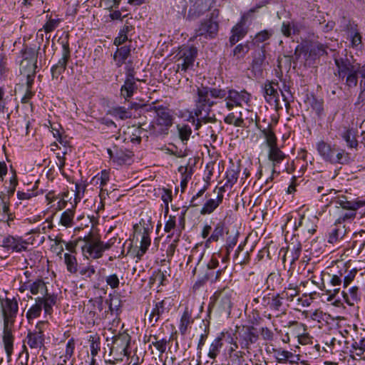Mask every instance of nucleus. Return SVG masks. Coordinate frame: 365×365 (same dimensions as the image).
<instances>
[{"label":"nucleus","mask_w":365,"mask_h":365,"mask_svg":"<svg viewBox=\"0 0 365 365\" xmlns=\"http://www.w3.org/2000/svg\"><path fill=\"white\" fill-rule=\"evenodd\" d=\"M167 341L164 339H156V342H152L153 345L160 353H163L166 350Z\"/></svg>","instance_id":"obj_61"},{"label":"nucleus","mask_w":365,"mask_h":365,"mask_svg":"<svg viewBox=\"0 0 365 365\" xmlns=\"http://www.w3.org/2000/svg\"><path fill=\"white\" fill-rule=\"evenodd\" d=\"M205 192V189L202 188L198 191V192L194 195L190 201V206L197 207L200 205L202 202V196Z\"/></svg>","instance_id":"obj_51"},{"label":"nucleus","mask_w":365,"mask_h":365,"mask_svg":"<svg viewBox=\"0 0 365 365\" xmlns=\"http://www.w3.org/2000/svg\"><path fill=\"white\" fill-rule=\"evenodd\" d=\"M284 299V293H282V294H269L262 297L261 303L265 307H269L270 310L278 317L286 313V307L283 302Z\"/></svg>","instance_id":"obj_9"},{"label":"nucleus","mask_w":365,"mask_h":365,"mask_svg":"<svg viewBox=\"0 0 365 365\" xmlns=\"http://www.w3.org/2000/svg\"><path fill=\"white\" fill-rule=\"evenodd\" d=\"M133 229L134 237L136 241L140 242V249L138 251L136 256L138 258L140 259L150 245L151 240L150 234L151 232V228L148 225L140 222L139 224L135 225Z\"/></svg>","instance_id":"obj_8"},{"label":"nucleus","mask_w":365,"mask_h":365,"mask_svg":"<svg viewBox=\"0 0 365 365\" xmlns=\"http://www.w3.org/2000/svg\"><path fill=\"white\" fill-rule=\"evenodd\" d=\"M132 156V153L130 151H123L122 150H117L113 155V161L118 165H123L126 163Z\"/></svg>","instance_id":"obj_42"},{"label":"nucleus","mask_w":365,"mask_h":365,"mask_svg":"<svg viewBox=\"0 0 365 365\" xmlns=\"http://www.w3.org/2000/svg\"><path fill=\"white\" fill-rule=\"evenodd\" d=\"M75 349V342L73 339H71L68 340L66 346V351H65V357L66 359H71V357L73 354V351Z\"/></svg>","instance_id":"obj_55"},{"label":"nucleus","mask_w":365,"mask_h":365,"mask_svg":"<svg viewBox=\"0 0 365 365\" xmlns=\"http://www.w3.org/2000/svg\"><path fill=\"white\" fill-rule=\"evenodd\" d=\"M96 270L93 266L89 265L88 267H81L79 270L80 274L84 278H90L94 274Z\"/></svg>","instance_id":"obj_53"},{"label":"nucleus","mask_w":365,"mask_h":365,"mask_svg":"<svg viewBox=\"0 0 365 365\" xmlns=\"http://www.w3.org/2000/svg\"><path fill=\"white\" fill-rule=\"evenodd\" d=\"M69 57V47H63L61 58L51 68L53 78H58L64 72Z\"/></svg>","instance_id":"obj_19"},{"label":"nucleus","mask_w":365,"mask_h":365,"mask_svg":"<svg viewBox=\"0 0 365 365\" xmlns=\"http://www.w3.org/2000/svg\"><path fill=\"white\" fill-rule=\"evenodd\" d=\"M342 295L345 302L350 306L354 305L360 299L359 289L356 286L349 288L348 292L343 291Z\"/></svg>","instance_id":"obj_32"},{"label":"nucleus","mask_w":365,"mask_h":365,"mask_svg":"<svg viewBox=\"0 0 365 365\" xmlns=\"http://www.w3.org/2000/svg\"><path fill=\"white\" fill-rule=\"evenodd\" d=\"M98 180H101V187H103L109 180V173L106 170H103Z\"/></svg>","instance_id":"obj_64"},{"label":"nucleus","mask_w":365,"mask_h":365,"mask_svg":"<svg viewBox=\"0 0 365 365\" xmlns=\"http://www.w3.org/2000/svg\"><path fill=\"white\" fill-rule=\"evenodd\" d=\"M57 42V43L59 44V46H68V42L67 39V36H65L63 37H59L58 39H56V36H55L52 39V46H54Z\"/></svg>","instance_id":"obj_63"},{"label":"nucleus","mask_w":365,"mask_h":365,"mask_svg":"<svg viewBox=\"0 0 365 365\" xmlns=\"http://www.w3.org/2000/svg\"><path fill=\"white\" fill-rule=\"evenodd\" d=\"M225 98V106L230 110L234 107H241L244 103L247 104L250 100V94L246 91H238L230 89L227 91L219 88L200 86L197 88V98L195 101L194 113L197 117L196 129H199L201 123L215 122L216 119L209 116H202V111H207L216 103L215 99Z\"/></svg>","instance_id":"obj_1"},{"label":"nucleus","mask_w":365,"mask_h":365,"mask_svg":"<svg viewBox=\"0 0 365 365\" xmlns=\"http://www.w3.org/2000/svg\"><path fill=\"white\" fill-rule=\"evenodd\" d=\"M106 283L112 289H115L119 285V278L115 274H110L106 277Z\"/></svg>","instance_id":"obj_54"},{"label":"nucleus","mask_w":365,"mask_h":365,"mask_svg":"<svg viewBox=\"0 0 365 365\" xmlns=\"http://www.w3.org/2000/svg\"><path fill=\"white\" fill-rule=\"evenodd\" d=\"M302 27V25L299 24H291L289 22H283L281 31L284 36L289 37L292 33L299 34Z\"/></svg>","instance_id":"obj_35"},{"label":"nucleus","mask_w":365,"mask_h":365,"mask_svg":"<svg viewBox=\"0 0 365 365\" xmlns=\"http://www.w3.org/2000/svg\"><path fill=\"white\" fill-rule=\"evenodd\" d=\"M41 324H43V322H39L36 327V330L27 335L26 343L31 349H41L44 344V336L40 328Z\"/></svg>","instance_id":"obj_14"},{"label":"nucleus","mask_w":365,"mask_h":365,"mask_svg":"<svg viewBox=\"0 0 365 365\" xmlns=\"http://www.w3.org/2000/svg\"><path fill=\"white\" fill-rule=\"evenodd\" d=\"M356 272L357 271L355 269L351 270L341 269L339 271L337 274L331 275L330 279V284L333 287H336L333 290L334 294L339 292L340 289L339 286L342 282L344 287H347L354 279Z\"/></svg>","instance_id":"obj_12"},{"label":"nucleus","mask_w":365,"mask_h":365,"mask_svg":"<svg viewBox=\"0 0 365 365\" xmlns=\"http://www.w3.org/2000/svg\"><path fill=\"white\" fill-rule=\"evenodd\" d=\"M269 160H271L273 163V167L272 168V175L275 173L274 166L279 163H280L285 158V155L284 153L275 145L272 148H269L268 153Z\"/></svg>","instance_id":"obj_29"},{"label":"nucleus","mask_w":365,"mask_h":365,"mask_svg":"<svg viewBox=\"0 0 365 365\" xmlns=\"http://www.w3.org/2000/svg\"><path fill=\"white\" fill-rule=\"evenodd\" d=\"M0 307L4 318L3 342L6 355L10 358L14 347L11 329L19 310L18 302L15 298L0 299Z\"/></svg>","instance_id":"obj_2"},{"label":"nucleus","mask_w":365,"mask_h":365,"mask_svg":"<svg viewBox=\"0 0 365 365\" xmlns=\"http://www.w3.org/2000/svg\"><path fill=\"white\" fill-rule=\"evenodd\" d=\"M317 150L322 159L331 164L346 165L353 160L351 155L335 143L320 141Z\"/></svg>","instance_id":"obj_3"},{"label":"nucleus","mask_w":365,"mask_h":365,"mask_svg":"<svg viewBox=\"0 0 365 365\" xmlns=\"http://www.w3.org/2000/svg\"><path fill=\"white\" fill-rule=\"evenodd\" d=\"M279 88L278 83L274 81L266 82L263 87V95L266 101L277 109L282 108L279 103Z\"/></svg>","instance_id":"obj_13"},{"label":"nucleus","mask_w":365,"mask_h":365,"mask_svg":"<svg viewBox=\"0 0 365 365\" xmlns=\"http://www.w3.org/2000/svg\"><path fill=\"white\" fill-rule=\"evenodd\" d=\"M21 60L37 62V51L34 47H25L21 51Z\"/></svg>","instance_id":"obj_38"},{"label":"nucleus","mask_w":365,"mask_h":365,"mask_svg":"<svg viewBox=\"0 0 365 365\" xmlns=\"http://www.w3.org/2000/svg\"><path fill=\"white\" fill-rule=\"evenodd\" d=\"M170 306V304L168 303L165 300H162L155 303L154 307L148 316L149 323L152 326H154L160 317L169 312Z\"/></svg>","instance_id":"obj_15"},{"label":"nucleus","mask_w":365,"mask_h":365,"mask_svg":"<svg viewBox=\"0 0 365 365\" xmlns=\"http://www.w3.org/2000/svg\"><path fill=\"white\" fill-rule=\"evenodd\" d=\"M36 195L37 193L35 192L34 190H28L27 192H17V197L19 200H28Z\"/></svg>","instance_id":"obj_60"},{"label":"nucleus","mask_w":365,"mask_h":365,"mask_svg":"<svg viewBox=\"0 0 365 365\" xmlns=\"http://www.w3.org/2000/svg\"><path fill=\"white\" fill-rule=\"evenodd\" d=\"M224 120L227 124L234 125L236 127H242L244 125V120L242 118L241 112L239 113L238 115L231 113L225 118Z\"/></svg>","instance_id":"obj_43"},{"label":"nucleus","mask_w":365,"mask_h":365,"mask_svg":"<svg viewBox=\"0 0 365 365\" xmlns=\"http://www.w3.org/2000/svg\"><path fill=\"white\" fill-rule=\"evenodd\" d=\"M192 322L193 319L192 318L191 313L188 311L187 309H186L180 319V323L179 326L180 333L182 334H185L187 330V328Z\"/></svg>","instance_id":"obj_33"},{"label":"nucleus","mask_w":365,"mask_h":365,"mask_svg":"<svg viewBox=\"0 0 365 365\" xmlns=\"http://www.w3.org/2000/svg\"><path fill=\"white\" fill-rule=\"evenodd\" d=\"M177 128L180 138L182 141L187 140L192 133V130L190 127L188 125L182 124L178 125L177 126Z\"/></svg>","instance_id":"obj_45"},{"label":"nucleus","mask_w":365,"mask_h":365,"mask_svg":"<svg viewBox=\"0 0 365 365\" xmlns=\"http://www.w3.org/2000/svg\"><path fill=\"white\" fill-rule=\"evenodd\" d=\"M262 133L265 139V143L269 148L277 145V137L270 126L262 130Z\"/></svg>","instance_id":"obj_37"},{"label":"nucleus","mask_w":365,"mask_h":365,"mask_svg":"<svg viewBox=\"0 0 365 365\" xmlns=\"http://www.w3.org/2000/svg\"><path fill=\"white\" fill-rule=\"evenodd\" d=\"M218 15V11L215 10L212 13V18L205 20L196 31V43H206L205 39H212L215 37L218 31V23L213 20L214 16Z\"/></svg>","instance_id":"obj_7"},{"label":"nucleus","mask_w":365,"mask_h":365,"mask_svg":"<svg viewBox=\"0 0 365 365\" xmlns=\"http://www.w3.org/2000/svg\"><path fill=\"white\" fill-rule=\"evenodd\" d=\"M36 63L31 61L21 60L20 62L21 74L26 76V85L32 86L36 72Z\"/></svg>","instance_id":"obj_16"},{"label":"nucleus","mask_w":365,"mask_h":365,"mask_svg":"<svg viewBox=\"0 0 365 365\" xmlns=\"http://www.w3.org/2000/svg\"><path fill=\"white\" fill-rule=\"evenodd\" d=\"M215 192L217 193L216 197L209 199L206 201L200 210L201 215L211 214L222 202L224 189L220 187L217 190H215Z\"/></svg>","instance_id":"obj_17"},{"label":"nucleus","mask_w":365,"mask_h":365,"mask_svg":"<svg viewBox=\"0 0 365 365\" xmlns=\"http://www.w3.org/2000/svg\"><path fill=\"white\" fill-rule=\"evenodd\" d=\"M294 327L297 332L298 341L301 344H309L312 343V338L305 332L307 326L302 323H299L296 321H292L289 323V327Z\"/></svg>","instance_id":"obj_24"},{"label":"nucleus","mask_w":365,"mask_h":365,"mask_svg":"<svg viewBox=\"0 0 365 365\" xmlns=\"http://www.w3.org/2000/svg\"><path fill=\"white\" fill-rule=\"evenodd\" d=\"M85 245L82 247L83 253L87 257H90L93 259L100 258L103 255L101 247V240L91 233L83 237Z\"/></svg>","instance_id":"obj_10"},{"label":"nucleus","mask_w":365,"mask_h":365,"mask_svg":"<svg viewBox=\"0 0 365 365\" xmlns=\"http://www.w3.org/2000/svg\"><path fill=\"white\" fill-rule=\"evenodd\" d=\"M346 36L351 46H359L361 43V35L359 31L356 24L349 23L346 26Z\"/></svg>","instance_id":"obj_26"},{"label":"nucleus","mask_w":365,"mask_h":365,"mask_svg":"<svg viewBox=\"0 0 365 365\" xmlns=\"http://www.w3.org/2000/svg\"><path fill=\"white\" fill-rule=\"evenodd\" d=\"M232 292L228 289H225L219 294L218 303L221 307L225 311H230L232 307Z\"/></svg>","instance_id":"obj_31"},{"label":"nucleus","mask_w":365,"mask_h":365,"mask_svg":"<svg viewBox=\"0 0 365 365\" xmlns=\"http://www.w3.org/2000/svg\"><path fill=\"white\" fill-rule=\"evenodd\" d=\"M335 63L336 66L338 67V73L339 77L344 78V76L350 72L351 70L356 68L355 66H353L350 63L348 58L345 60L340 58H335Z\"/></svg>","instance_id":"obj_30"},{"label":"nucleus","mask_w":365,"mask_h":365,"mask_svg":"<svg viewBox=\"0 0 365 365\" xmlns=\"http://www.w3.org/2000/svg\"><path fill=\"white\" fill-rule=\"evenodd\" d=\"M291 65V57L289 56H284L278 58V67L280 70L289 69Z\"/></svg>","instance_id":"obj_50"},{"label":"nucleus","mask_w":365,"mask_h":365,"mask_svg":"<svg viewBox=\"0 0 365 365\" xmlns=\"http://www.w3.org/2000/svg\"><path fill=\"white\" fill-rule=\"evenodd\" d=\"M226 337V334L224 333H221L210 344L208 356L211 359H215L218 354L220 353V350L223 345V341H225Z\"/></svg>","instance_id":"obj_28"},{"label":"nucleus","mask_w":365,"mask_h":365,"mask_svg":"<svg viewBox=\"0 0 365 365\" xmlns=\"http://www.w3.org/2000/svg\"><path fill=\"white\" fill-rule=\"evenodd\" d=\"M128 26H125V28H123V29L120 30L118 36L114 40L115 46H120L128 39L126 33L128 31Z\"/></svg>","instance_id":"obj_49"},{"label":"nucleus","mask_w":365,"mask_h":365,"mask_svg":"<svg viewBox=\"0 0 365 365\" xmlns=\"http://www.w3.org/2000/svg\"><path fill=\"white\" fill-rule=\"evenodd\" d=\"M64 262L68 272L76 273L78 271V263L74 255L68 253L64 255Z\"/></svg>","instance_id":"obj_41"},{"label":"nucleus","mask_w":365,"mask_h":365,"mask_svg":"<svg viewBox=\"0 0 365 365\" xmlns=\"http://www.w3.org/2000/svg\"><path fill=\"white\" fill-rule=\"evenodd\" d=\"M9 205L6 202H3L1 207L0 206V215H2V218L1 219V220H2V221L7 220L8 221L10 220V216L9 215Z\"/></svg>","instance_id":"obj_59"},{"label":"nucleus","mask_w":365,"mask_h":365,"mask_svg":"<svg viewBox=\"0 0 365 365\" xmlns=\"http://www.w3.org/2000/svg\"><path fill=\"white\" fill-rule=\"evenodd\" d=\"M346 232L345 225L334 222L331 227L328 237V242L334 244L344 238Z\"/></svg>","instance_id":"obj_23"},{"label":"nucleus","mask_w":365,"mask_h":365,"mask_svg":"<svg viewBox=\"0 0 365 365\" xmlns=\"http://www.w3.org/2000/svg\"><path fill=\"white\" fill-rule=\"evenodd\" d=\"M226 334V337H225V341L231 344L230 347L229 348V354H231L233 351H235L237 349L238 346H237V344L235 341H234L233 338L230 334Z\"/></svg>","instance_id":"obj_62"},{"label":"nucleus","mask_w":365,"mask_h":365,"mask_svg":"<svg viewBox=\"0 0 365 365\" xmlns=\"http://www.w3.org/2000/svg\"><path fill=\"white\" fill-rule=\"evenodd\" d=\"M175 217L170 215L168 220L166 222L164 227L165 232H170L175 227Z\"/></svg>","instance_id":"obj_58"},{"label":"nucleus","mask_w":365,"mask_h":365,"mask_svg":"<svg viewBox=\"0 0 365 365\" xmlns=\"http://www.w3.org/2000/svg\"><path fill=\"white\" fill-rule=\"evenodd\" d=\"M137 88L134 76L132 73H128L127 78L120 89L121 96L128 99L133 95L134 91Z\"/></svg>","instance_id":"obj_25"},{"label":"nucleus","mask_w":365,"mask_h":365,"mask_svg":"<svg viewBox=\"0 0 365 365\" xmlns=\"http://www.w3.org/2000/svg\"><path fill=\"white\" fill-rule=\"evenodd\" d=\"M74 211L67 209L64 211L60 218V224L66 227H71L73 225Z\"/></svg>","instance_id":"obj_39"},{"label":"nucleus","mask_w":365,"mask_h":365,"mask_svg":"<svg viewBox=\"0 0 365 365\" xmlns=\"http://www.w3.org/2000/svg\"><path fill=\"white\" fill-rule=\"evenodd\" d=\"M61 20L59 19H49L48 21L44 24L43 29L46 33V42L44 46L49 44L50 36L47 35L55 30L59 25Z\"/></svg>","instance_id":"obj_40"},{"label":"nucleus","mask_w":365,"mask_h":365,"mask_svg":"<svg viewBox=\"0 0 365 365\" xmlns=\"http://www.w3.org/2000/svg\"><path fill=\"white\" fill-rule=\"evenodd\" d=\"M262 6L257 5L254 8L250 9L247 14H245L241 21L237 24L231 31L232 35L230 37V42L231 45H234L237 43L240 40H241L244 36L247 34V31L245 28V21L248 19L252 14L257 12L259 8Z\"/></svg>","instance_id":"obj_11"},{"label":"nucleus","mask_w":365,"mask_h":365,"mask_svg":"<svg viewBox=\"0 0 365 365\" xmlns=\"http://www.w3.org/2000/svg\"><path fill=\"white\" fill-rule=\"evenodd\" d=\"M26 242L19 238L9 236L4 239L3 246L9 250L19 252L26 250Z\"/></svg>","instance_id":"obj_22"},{"label":"nucleus","mask_w":365,"mask_h":365,"mask_svg":"<svg viewBox=\"0 0 365 365\" xmlns=\"http://www.w3.org/2000/svg\"><path fill=\"white\" fill-rule=\"evenodd\" d=\"M282 97L284 102V106H287L289 104L290 100L292 98V96L289 89V86L283 83L282 88H279Z\"/></svg>","instance_id":"obj_47"},{"label":"nucleus","mask_w":365,"mask_h":365,"mask_svg":"<svg viewBox=\"0 0 365 365\" xmlns=\"http://www.w3.org/2000/svg\"><path fill=\"white\" fill-rule=\"evenodd\" d=\"M179 53L180 58H182V70L186 71L190 66L193 64L197 53L195 47H180Z\"/></svg>","instance_id":"obj_20"},{"label":"nucleus","mask_w":365,"mask_h":365,"mask_svg":"<svg viewBox=\"0 0 365 365\" xmlns=\"http://www.w3.org/2000/svg\"><path fill=\"white\" fill-rule=\"evenodd\" d=\"M271 36V34L268 31H262L258 33L255 37V43H262L263 41L268 39Z\"/></svg>","instance_id":"obj_56"},{"label":"nucleus","mask_w":365,"mask_h":365,"mask_svg":"<svg viewBox=\"0 0 365 365\" xmlns=\"http://www.w3.org/2000/svg\"><path fill=\"white\" fill-rule=\"evenodd\" d=\"M307 103L310 105L313 110L316 111L317 114L323 110L322 101L317 100L314 96L308 97Z\"/></svg>","instance_id":"obj_46"},{"label":"nucleus","mask_w":365,"mask_h":365,"mask_svg":"<svg viewBox=\"0 0 365 365\" xmlns=\"http://www.w3.org/2000/svg\"><path fill=\"white\" fill-rule=\"evenodd\" d=\"M178 171L180 173L182 178L186 179L187 181L191 178L192 175V168L187 166H180L178 168Z\"/></svg>","instance_id":"obj_57"},{"label":"nucleus","mask_w":365,"mask_h":365,"mask_svg":"<svg viewBox=\"0 0 365 365\" xmlns=\"http://www.w3.org/2000/svg\"><path fill=\"white\" fill-rule=\"evenodd\" d=\"M57 296L49 295L45 297H37L35 299V304L32 305L26 312V318L30 322L31 320L38 317L43 308L46 314L51 315L53 312V307L56 304Z\"/></svg>","instance_id":"obj_6"},{"label":"nucleus","mask_w":365,"mask_h":365,"mask_svg":"<svg viewBox=\"0 0 365 365\" xmlns=\"http://www.w3.org/2000/svg\"><path fill=\"white\" fill-rule=\"evenodd\" d=\"M301 252V247L300 245H294L292 248L291 247H288L287 254H291L292 261L294 262L298 259L299 255Z\"/></svg>","instance_id":"obj_52"},{"label":"nucleus","mask_w":365,"mask_h":365,"mask_svg":"<svg viewBox=\"0 0 365 365\" xmlns=\"http://www.w3.org/2000/svg\"><path fill=\"white\" fill-rule=\"evenodd\" d=\"M346 350L350 353V356L353 359H363V354L365 352V338L353 339L351 346H346Z\"/></svg>","instance_id":"obj_18"},{"label":"nucleus","mask_w":365,"mask_h":365,"mask_svg":"<svg viewBox=\"0 0 365 365\" xmlns=\"http://www.w3.org/2000/svg\"><path fill=\"white\" fill-rule=\"evenodd\" d=\"M110 112L112 115L119 118L121 120L130 118L132 117L131 109L125 108V107L122 106L113 108Z\"/></svg>","instance_id":"obj_36"},{"label":"nucleus","mask_w":365,"mask_h":365,"mask_svg":"<svg viewBox=\"0 0 365 365\" xmlns=\"http://www.w3.org/2000/svg\"><path fill=\"white\" fill-rule=\"evenodd\" d=\"M223 234V227L221 225L217 224L213 230L212 235L208 238L207 242H217L219 240V237L222 236Z\"/></svg>","instance_id":"obj_48"},{"label":"nucleus","mask_w":365,"mask_h":365,"mask_svg":"<svg viewBox=\"0 0 365 365\" xmlns=\"http://www.w3.org/2000/svg\"><path fill=\"white\" fill-rule=\"evenodd\" d=\"M342 138L346 141L350 148H356L358 146V141L355 138L351 130H346L341 135Z\"/></svg>","instance_id":"obj_44"},{"label":"nucleus","mask_w":365,"mask_h":365,"mask_svg":"<svg viewBox=\"0 0 365 365\" xmlns=\"http://www.w3.org/2000/svg\"><path fill=\"white\" fill-rule=\"evenodd\" d=\"M130 52L129 47H118L113 55V58L118 66H121L125 62Z\"/></svg>","instance_id":"obj_34"},{"label":"nucleus","mask_w":365,"mask_h":365,"mask_svg":"<svg viewBox=\"0 0 365 365\" xmlns=\"http://www.w3.org/2000/svg\"><path fill=\"white\" fill-rule=\"evenodd\" d=\"M335 206L339 210L336 222L344 225L352 222L356 215V210L362 206L359 201H349L345 196H340L334 200Z\"/></svg>","instance_id":"obj_5"},{"label":"nucleus","mask_w":365,"mask_h":365,"mask_svg":"<svg viewBox=\"0 0 365 365\" xmlns=\"http://www.w3.org/2000/svg\"><path fill=\"white\" fill-rule=\"evenodd\" d=\"M156 116L145 130L154 136L167 135L173 125V117L170 110L163 106L155 107Z\"/></svg>","instance_id":"obj_4"},{"label":"nucleus","mask_w":365,"mask_h":365,"mask_svg":"<svg viewBox=\"0 0 365 365\" xmlns=\"http://www.w3.org/2000/svg\"><path fill=\"white\" fill-rule=\"evenodd\" d=\"M360 74L362 78L361 81V86L365 89V65L361 67H357L353 70H351L346 76V85L349 87H354L356 86L358 79L357 74Z\"/></svg>","instance_id":"obj_21"},{"label":"nucleus","mask_w":365,"mask_h":365,"mask_svg":"<svg viewBox=\"0 0 365 365\" xmlns=\"http://www.w3.org/2000/svg\"><path fill=\"white\" fill-rule=\"evenodd\" d=\"M29 290L34 295L40 294L41 297H46L49 295H54L53 294L48 293L47 287L46 283L42 279H37L29 284Z\"/></svg>","instance_id":"obj_27"}]
</instances>
